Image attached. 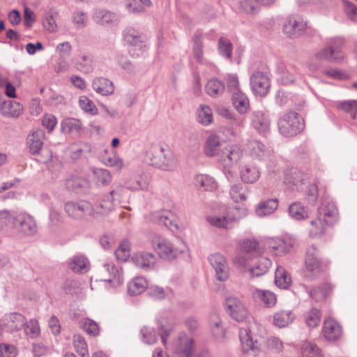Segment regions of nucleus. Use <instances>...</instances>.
I'll use <instances>...</instances> for the list:
<instances>
[{
	"label": "nucleus",
	"instance_id": "51",
	"mask_svg": "<svg viewBox=\"0 0 357 357\" xmlns=\"http://www.w3.org/2000/svg\"><path fill=\"white\" fill-rule=\"evenodd\" d=\"M102 162L118 171L122 169L124 166L123 160L114 151L109 153H106L105 155L102 157Z\"/></svg>",
	"mask_w": 357,
	"mask_h": 357
},
{
	"label": "nucleus",
	"instance_id": "64",
	"mask_svg": "<svg viewBox=\"0 0 357 357\" xmlns=\"http://www.w3.org/2000/svg\"><path fill=\"white\" fill-rule=\"evenodd\" d=\"M337 107L349 113L353 119L357 115V100H350L340 102L337 104Z\"/></svg>",
	"mask_w": 357,
	"mask_h": 357
},
{
	"label": "nucleus",
	"instance_id": "57",
	"mask_svg": "<svg viewBox=\"0 0 357 357\" xmlns=\"http://www.w3.org/2000/svg\"><path fill=\"white\" fill-rule=\"evenodd\" d=\"M116 258L118 261H126L130 256V244L125 240L123 241L115 251Z\"/></svg>",
	"mask_w": 357,
	"mask_h": 357
},
{
	"label": "nucleus",
	"instance_id": "35",
	"mask_svg": "<svg viewBox=\"0 0 357 357\" xmlns=\"http://www.w3.org/2000/svg\"><path fill=\"white\" fill-rule=\"evenodd\" d=\"M241 181L245 183H253L256 182L259 176V169L252 165H245L239 171Z\"/></svg>",
	"mask_w": 357,
	"mask_h": 357
},
{
	"label": "nucleus",
	"instance_id": "34",
	"mask_svg": "<svg viewBox=\"0 0 357 357\" xmlns=\"http://www.w3.org/2000/svg\"><path fill=\"white\" fill-rule=\"evenodd\" d=\"M278 207L277 199H270L261 202L255 208V213L259 217H264L272 214Z\"/></svg>",
	"mask_w": 357,
	"mask_h": 357
},
{
	"label": "nucleus",
	"instance_id": "44",
	"mask_svg": "<svg viewBox=\"0 0 357 357\" xmlns=\"http://www.w3.org/2000/svg\"><path fill=\"white\" fill-rule=\"evenodd\" d=\"M289 215L294 220H301L308 217V211L307 208L301 205L299 202L291 204L288 208Z\"/></svg>",
	"mask_w": 357,
	"mask_h": 357
},
{
	"label": "nucleus",
	"instance_id": "18",
	"mask_svg": "<svg viewBox=\"0 0 357 357\" xmlns=\"http://www.w3.org/2000/svg\"><path fill=\"white\" fill-rule=\"evenodd\" d=\"M123 38L130 46L138 47L141 53L145 50L144 37L138 30L132 27H127L123 31Z\"/></svg>",
	"mask_w": 357,
	"mask_h": 357
},
{
	"label": "nucleus",
	"instance_id": "49",
	"mask_svg": "<svg viewBox=\"0 0 357 357\" xmlns=\"http://www.w3.org/2000/svg\"><path fill=\"white\" fill-rule=\"evenodd\" d=\"M107 195L116 206L118 204L124 202L127 198V190L122 185L118 184L115 185L114 189Z\"/></svg>",
	"mask_w": 357,
	"mask_h": 357
},
{
	"label": "nucleus",
	"instance_id": "29",
	"mask_svg": "<svg viewBox=\"0 0 357 357\" xmlns=\"http://www.w3.org/2000/svg\"><path fill=\"white\" fill-rule=\"evenodd\" d=\"M92 87L98 93L102 96L111 95L114 91L113 82L104 77H97L93 79Z\"/></svg>",
	"mask_w": 357,
	"mask_h": 357
},
{
	"label": "nucleus",
	"instance_id": "31",
	"mask_svg": "<svg viewBox=\"0 0 357 357\" xmlns=\"http://www.w3.org/2000/svg\"><path fill=\"white\" fill-rule=\"evenodd\" d=\"M221 145L220 137L215 134H211L207 137L204 144V153L208 157L219 156Z\"/></svg>",
	"mask_w": 357,
	"mask_h": 357
},
{
	"label": "nucleus",
	"instance_id": "60",
	"mask_svg": "<svg viewBox=\"0 0 357 357\" xmlns=\"http://www.w3.org/2000/svg\"><path fill=\"white\" fill-rule=\"evenodd\" d=\"M72 22L77 29H82L88 24V17L82 10H76L72 15Z\"/></svg>",
	"mask_w": 357,
	"mask_h": 357
},
{
	"label": "nucleus",
	"instance_id": "63",
	"mask_svg": "<svg viewBox=\"0 0 357 357\" xmlns=\"http://www.w3.org/2000/svg\"><path fill=\"white\" fill-rule=\"evenodd\" d=\"M321 320V312L316 308H312L305 314V323L310 328L317 327Z\"/></svg>",
	"mask_w": 357,
	"mask_h": 357
},
{
	"label": "nucleus",
	"instance_id": "59",
	"mask_svg": "<svg viewBox=\"0 0 357 357\" xmlns=\"http://www.w3.org/2000/svg\"><path fill=\"white\" fill-rule=\"evenodd\" d=\"M94 20L96 23L100 24H107L112 23L114 18L115 15L107 10H97L93 15Z\"/></svg>",
	"mask_w": 357,
	"mask_h": 357
},
{
	"label": "nucleus",
	"instance_id": "15",
	"mask_svg": "<svg viewBox=\"0 0 357 357\" xmlns=\"http://www.w3.org/2000/svg\"><path fill=\"white\" fill-rule=\"evenodd\" d=\"M225 307L231 317L240 322L245 319L248 312L240 300L236 297L226 299Z\"/></svg>",
	"mask_w": 357,
	"mask_h": 357
},
{
	"label": "nucleus",
	"instance_id": "27",
	"mask_svg": "<svg viewBox=\"0 0 357 357\" xmlns=\"http://www.w3.org/2000/svg\"><path fill=\"white\" fill-rule=\"evenodd\" d=\"M284 183L293 190H302L303 189V185L306 184V180L303 178L301 172L294 171L286 174Z\"/></svg>",
	"mask_w": 357,
	"mask_h": 357
},
{
	"label": "nucleus",
	"instance_id": "62",
	"mask_svg": "<svg viewBox=\"0 0 357 357\" xmlns=\"http://www.w3.org/2000/svg\"><path fill=\"white\" fill-rule=\"evenodd\" d=\"M302 357H322L319 349L310 342H305L301 347Z\"/></svg>",
	"mask_w": 357,
	"mask_h": 357
},
{
	"label": "nucleus",
	"instance_id": "11",
	"mask_svg": "<svg viewBox=\"0 0 357 357\" xmlns=\"http://www.w3.org/2000/svg\"><path fill=\"white\" fill-rule=\"evenodd\" d=\"M151 220L155 224L167 227L172 232L178 230V225L176 214L171 210L162 209L151 213Z\"/></svg>",
	"mask_w": 357,
	"mask_h": 357
},
{
	"label": "nucleus",
	"instance_id": "3",
	"mask_svg": "<svg viewBox=\"0 0 357 357\" xmlns=\"http://www.w3.org/2000/svg\"><path fill=\"white\" fill-rule=\"evenodd\" d=\"M5 220L6 224H11L20 232L31 236L36 233V223L30 215L26 213L15 214L7 211L0 212V220Z\"/></svg>",
	"mask_w": 357,
	"mask_h": 357
},
{
	"label": "nucleus",
	"instance_id": "52",
	"mask_svg": "<svg viewBox=\"0 0 357 357\" xmlns=\"http://www.w3.org/2000/svg\"><path fill=\"white\" fill-rule=\"evenodd\" d=\"M197 121L204 125L208 126L212 123L213 114L211 109L205 105H201L197 109Z\"/></svg>",
	"mask_w": 357,
	"mask_h": 357
},
{
	"label": "nucleus",
	"instance_id": "36",
	"mask_svg": "<svg viewBox=\"0 0 357 357\" xmlns=\"http://www.w3.org/2000/svg\"><path fill=\"white\" fill-rule=\"evenodd\" d=\"M232 104L240 114H245L250 109L249 99L246 94L241 91L234 93L232 95Z\"/></svg>",
	"mask_w": 357,
	"mask_h": 357
},
{
	"label": "nucleus",
	"instance_id": "38",
	"mask_svg": "<svg viewBox=\"0 0 357 357\" xmlns=\"http://www.w3.org/2000/svg\"><path fill=\"white\" fill-rule=\"evenodd\" d=\"M209 324L211 333L217 339H222L225 337V331L222 321L216 313L211 314Z\"/></svg>",
	"mask_w": 357,
	"mask_h": 357
},
{
	"label": "nucleus",
	"instance_id": "2",
	"mask_svg": "<svg viewBox=\"0 0 357 357\" xmlns=\"http://www.w3.org/2000/svg\"><path fill=\"white\" fill-rule=\"evenodd\" d=\"M146 159L152 166L163 171H173L177 167V158L167 146H151L146 152Z\"/></svg>",
	"mask_w": 357,
	"mask_h": 357
},
{
	"label": "nucleus",
	"instance_id": "23",
	"mask_svg": "<svg viewBox=\"0 0 357 357\" xmlns=\"http://www.w3.org/2000/svg\"><path fill=\"white\" fill-rule=\"evenodd\" d=\"M149 182V176L144 173H140L129 178L126 185L128 189L132 191L145 190L148 189Z\"/></svg>",
	"mask_w": 357,
	"mask_h": 357
},
{
	"label": "nucleus",
	"instance_id": "16",
	"mask_svg": "<svg viewBox=\"0 0 357 357\" xmlns=\"http://www.w3.org/2000/svg\"><path fill=\"white\" fill-rule=\"evenodd\" d=\"M102 271L107 273V277L103 280L108 282L113 287H117L123 284L124 278L121 267L113 262H107L102 266Z\"/></svg>",
	"mask_w": 357,
	"mask_h": 357
},
{
	"label": "nucleus",
	"instance_id": "32",
	"mask_svg": "<svg viewBox=\"0 0 357 357\" xmlns=\"http://www.w3.org/2000/svg\"><path fill=\"white\" fill-rule=\"evenodd\" d=\"M271 266V261L266 257H260L249 268L250 276L252 278L259 277L268 272Z\"/></svg>",
	"mask_w": 357,
	"mask_h": 357
},
{
	"label": "nucleus",
	"instance_id": "37",
	"mask_svg": "<svg viewBox=\"0 0 357 357\" xmlns=\"http://www.w3.org/2000/svg\"><path fill=\"white\" fill-rule=\"evenodd\" d=\"M151 4V0H126L124 2L127 12L134 15L144 12L145 7H150Z\"/></svg>",
	"mask_w": 357,
	"mask_h": 357
},
{
	"label": "nucleus",
	"instance_id": "19",
	"mask_svg": "<svg viewBox=\"0 0 357 357\" xmlns=\"http://www.w3.org/2000/svg\"><path fill=\"white\" fill-rule=\"evenodd\" d=\"M239 339L243 351L247 353L252 352L255 356L256 351L259 350V344L257 340H254L251 334V331L245 328H240Z\"/></svg>",
	"mask_w": 357,
	"mask_h": 357
},
{
	"label": "nucleus",
	"instance_id": "22",
	"mask_svg": "<svg viewBox=\"0 0 357 357\" xmlns=\"http://www.w3.org/2000/svg\"><path fill=\"white\" fill-rule=\"evenodd\" d=\"M322 332L326 339L335 340L340 337L342 328L337 321L331 318H328L324 320Z\"/></svg>",
	"mask_w": 357,
	"mask_h": 357
},
{
	"label": "nucleus",
	"instance_id": "43",
	"mask_svg": "<svg viewBox=\"0 0 357 357\" xmlns=\"http://www.w3.org/2000/svg\"><path fill=\"white\" fill-rule=\"evenodd\" d=\"M90 151L91 146L85 142L72 144L68 149V154L73 160H78L84 153L89 152Z\"/></svg>",
	"mask_w": 357,
	"mask_h": 357
},
{
	"label": "nucleus",
	"instance_id": "9",
	"mask_svg": "<svg viewBox=\"0 0 357 357\" xmlns=\"http://www.w3.org/2000/svg\"><path fill=\"white\" fill-rule=\"evenodd\" d=\"M307 22L300 15H294L288 17L283 26V32L290 38L303 36L307 29Z\"/></svg>",
	"mask_w": 357,
	"mask_h": 357
},
{
	"label": "nucleus",
	"instance_id": "41",
	"mask_svg": "<svg viewBox=\"0 0 357 357\" xmlns=\"http://www.w3.org/2000/svg\"><path fill=\"white\" fill-rule=\"evenodd\" d=\"M69 267L75 273H86L89 269V261L83 255H75L69 263Z\"/></svg>",
	"mask_w": 357,
	"mask_h": 357
},
{
	"label": "nucleus",
	"instance_id": "21",
	"mask_svg": "<svg viewBox=\"0 0 357 357\" xmlns=\"http://www.w3.org/2000/svg\"><path fill=\"white\" fill-rule=\"evenodd\" d=\"M251 293L254 300L261 302L268 307H272L276 303V296L270 291L254 287L251 289Z\"/></svg>",
	"mask_w": 357,
	"mask_h": 357
},
{
	"label": "nucleus",
	"instance_id": "61",
	"mask_svg": "<svg viewBox=\"0 0 357 357\" xmlns=\"http://www.w3.org/2000/svg\"><path fill=\"white\" fill-rule=\"evenodd\" d=\"M93 174L98 183L107 185L112 181V175L109 170L102 168H93Z\"/></svg>",
	"mask_w": 357,
	"mask_h": 357
},
{
	"label": "nucleus",
	"instance_id": "14",
	"mask_svg": "<svg viewBox=\"0 0 357 357\" xmlns=\"http://www.w3.org/2000/svg\"><path fill=\"white\" fill-rule=\"evenodd\" d=\"M250 86L255 95L264 96L270 88L269 78L262 72L256 71L250 77Z\"/></svg>",
	"mask_w": 357,
	"mask_h": 357
},
{
	"label": "nucleus",
	"instance_id": "17",
	"mask_svg": "<svg viewBox=\"0 0 357 357\" xmlns=\"http://www.w3.org/2000/svg\"><path fill=\"white\" fill-rule=\"evenodd\" d=\"M266 245L268 249L276 256H281L289 252L293 245L291 240L280 238L267 239Z\"/></svg>",
	"mask_w": 357,
	"mask_h": 357
},
{
	"label": "nucleus",
	"instance_id": "54",
	"mask_svg": "<svg viewBox=\"0 0 357 357\" xmlns=\"http://www.w3.org/2000/svg\"><path fill=\"white\" fill-rule=\"evenodd\" d=\"M82 128L81 122L75 119H66L61 123V130L66 133H78Z\"/></svg>",
	"mask_w": 357,
	"mask_h": 357
},
{
	"label": "nucleus",
	"instance_id": "40",
	"mask_svg": "<svg viewBox=\"0 0 357 357\" xmlns=\"http://www.w3.org/2000/svg\"><path fill=\"white\" fill-rule=\"evenodd\" d=\"M148 288V282L143 277H136L128 284V291L130 295H138Z\"/></svg>",
	"mask_w": 357,
	"mask_h": 357
},
{
	"label": "nucleus",
	"instance_id": "10",
	"mask_svg": "<svg viewBox=\"0 0 357 357\" xmlns=\"http://www.w3.org/2000/svg\"><path fill=\"white\" fill-rule=\"evenodd\" d=\"M67 215L75 220H82L87 215L91 216L93 205L87 201L68 202L64 205Z\"/></svg>",
	"mask_w": 357,
	"mask_h": 357
},
{
	"label": "nucleus",
	"instance_id": "4",
	"mask_svg": "<svg viewBox=\"0 0 357 357\" xmlns=\"http://www.w3.org/2000/svg\"><path fill=\"white\" fill-rule=\"evenodd\" d=\"M151 244L160 257L167 260H172L187 250V246L182 241L178 246H176L169 240L160 235L153 236Z\"/></svg>",
	"mask_w": 357,
	"mask_h": 357
},
{
	"label": "nucleus",
	"instance_id": "1",
	"mask_svg": "<svg viewBox=\"0 0 357 357\" xmlns=\"http://www.w3.org/2000/svg\"><path fill=\"white\" fill-rule=\"evenodd\" d=\"M345 43L342 37L335 36L326 39L325 46L314 54L308 63L310 70H317L322 61L340 63L344 59L342 47Z\"/></svg>",
	"mask_w": 357,
	"mask_h": 357
},
{
	"label": "nucleus",
	"instance_id": "8",
	"mask_svg": "<svg viewBox=\"0 0 357 357\" xmlns=\"http://www.w3.org/2000/svg\"><path fill=\"white\" fill-rule=\"evenodd\" d=\"M323 271L321 262L319 258L318 252L314 246L307 250L305 258V277L310 280H314Z\"/></svg>",
	"mask_w": 357,
	"mask_h": 357
},
{
	"label": "nucleus",
	"instance_id": "46",
	"mask_svg": "<svg viewBox=\"0 0 357 357\" xmlns=\"http://www.w3.org/2000/svg\"><path fill=\"white\" fill-rule=\"evenodd\" d=\"M225 84L218 79H211L206 84V92L211 97L215 98L222 94Z\"/></svg>",
	"mask_w": 357,
	"mask_h": 357
},
{
	"label": "nucleus",
	"instance_id": "13",
	"mask_svg": "<svg viewBox=\"0 0 357 357\" xmlns=\"http://www.w3.org/2000/svg\"><path fill=\"white\" fill-rule=\"evenodd\" d=\"M131 261L137 268L148 271L154 268L157 258L152 252L139 251L132 255Z\"/></svg>",
	"mask_w": 357,
	"mask_h": 357
},
{
	"label": "nucleus",
	"instance_id": "24",
	"mask_svg": "<svg viewBox=\"0 0 357 357\" xmlns=\"http://www.w3.org/2000/svg\"><path fill=\"white\" fill-rule=\"evenodd\" d=\"M194 183L199 190L213 191L218 188V183L215 179L206 174H199L195 176Z\"/></svg>",
	"mask_w": 357,
	"mask_h": 357
},
{
	"label": "nucleus",
	"instance_id": "50",
	"mask_svg": "<svg viewBox=\"0 0 357 357\" xmlns=\"http://www.w3.org/2000/svg\"><path fill=\"white\" fill-rule=\"evenodd\" d=\"M332 290V286L328 283H324L310 291L311 297L317 302L325 300Z\"/></svg>",
	"mask_w": 357,
	"mask_h": 357
},
{
	"label": "nucleus",
	"instance_id": "58",
	"mask_svg": "<svg viewBox=\"0 0 357 357\" xmlns=\"http://www.w3.org/2000/svg\"><path fill=\"white\" fill-rule=\"evenodd\" d=\"M73 344L77 352L82 357H89L88 347L84 338L80 335L73 336Z\"/></svg>",
	"mask_w": 357,
	"mask_h": 357
},
{
	"label": "nucleus",
	"instance_id": "7",
	"mask_svg": "<svg viewBox=\"0 0 357 357\" xmlns=\"http://www.w3.org/2000/svg\"><path fill=\"white\" fill-rule=\"evenodd\" d=\"M171 355L165 356L160 349H156L153 357H192L194 341L188 336H182L174 341L171 347Z\"/></svg>",
	"mask_w": 357,
	"mask_h": 357
},
{
	"label": "nucleus",
	"instance_id": "56",
	"mask_svg": "<svg viewBox=\"0 0 357 357\" xmlns=\"http://www.w3.org/2000/svg\"><path fill=\"white\" fill-rule=\"evenodd\" d=\"M193 55L199 63H202L204 59L203 38L200 33H196L193 36Z\"/></svg>",
	"mask_w": 357,
	"mask_h": 357
},
{
	"label": "nucleus",
	"instance_id": "25",
	"mask_svg": "<svg viewBox=\"0 0 357 357\" xmlns=\"http://www.w3.org/2000/svg\"><path fill=\"white\" fill-rule=\"evenodd\" d=\"M337 210L333 202H324L318 210V215L328 225L336 221Z\"/></svg>",
	"mask_w": 357,
	"mask_h": 357
},
{
	"label": "nucleus",
	"instance_id": "6",
	"mask_svg": "<svg viewBox=\"0 0 357 357\" xmlns=\"http://www.w3.org/2000/svg\"><path fill=\"white\" fill-rule=\"evenodd\" d=\"M278 130L285 137L298 134L303 128V119L295 112L284 114L278 121Z\"/></svg>",
	"mask_w": 357,
	"mask_h": 357
},
{
	"label": "nucleus",
	"instance_id": "47",
	"mask_svg": "<svg viewBox=\"0 0 357 357\" xmlns=\"http://www.w3.org/2000/svg\"><path fill=\"white\" fill-rule=\"evenodd\" d=\"M291 277L282 267L278 266L275 273V283L281 289H287L291 284Z\"/></svg>",
	"mask_w": 357,
	"mask_h": 357
},
{
	"label": "nucleus",
	"instance_id": "5",
	"mask_svg": "<svg viewBox=\"0 0 357 357\" xmlns=\"http://www.w3.org/2000/svg\"><path fill=\"white\" fill-rule=\"evenodd\" d=\"M243 156V151L238 144H231L225 147L219 154L218 161L225 169L227 178L232 177L229 168L237 165Z\"/></svg>",
	"mask_w": 357,
	"mask_h": 357
},
{
	"label": "nucleus",
	"instance_id": "55",
	"mask_svg": "<svg viewBox=\"0 0 357 357\" xmlns=\"http://www.w3.org/2000/svg\"><path fill=\"white\" fill-rule=\"evenodd\" d=\"M75 66L77 70L84 73H89L93 70V59L88 54L82 55L76 61Z\"/></svg>",
	"mask_w": 357,
	"mask_h": 357
},
{
	"label": "nucleus",
	"instance_id": "30",
	"mask_svg": "<svg viewBox=\"0 0 357 357\" xmlns=\"http://www.w3.org/2000/svg\"><path fill=\"white\" fill-rule=\"evenodd\" d=\"M115 207L113 201L107 195H105L102 200L93 206V211L91 213V217L105 215L112 211Z\"/></svg>",
	"mask_w": 357,
	"mask_h": 357
},
{
	"label": "nucleus",
	"instance_id": "26",
	"mask_svg": "<svg viewBox=\"0 0 357 357\" xmlns=\"http://www.w3.org/2000/svg\"><path fill=\"white\" fill-rule=\"evenodd\" d=\"M45 133L40 129L36 130L32 132L28 137V144L30 152L35 155L39 154L40 151L43 145V139Z\"/></svg>",
	"mask_w": 357,
	"mask_h": 357
},
{
	"label": "nucleus",
	"instance_id": "12",
	"mask_svg": "<svg viewBox=\"0 0 357 357\" xmlns=\"http://www.w3.org/2000/svg\"><path fill=\"white\" fill-rule=\"evenodd\" d=\"M208 261L215 271L216 278L220 281H225L229 275V268L225 257L220 253L211 254Z\"/></svg>",
	"mask_w": 357,
	"mask_h": 357
},
{
	"label": "nucleus",
	"instance_id": "39",
	"mask_svg": "<svg viewBox=\"0 0 357 357\" xmlns=\"http://www.w3.org/2000/svg\"><path fill=\"white\" fill-rule=\"evenodd\" d=\"M329 225L328 223L317 216L315 219L310 221V227L309 229V234L312 238H319L322 236L325 231L326 227Z\"/></svg>",
	"mask_w": 357,
	"mask_h": 357
},
{
	"label": "nucleus",
	"instance_id": "33",
	"mask_svg": "<svg viewBox=\"0 0 357 357\" xmlns=\"http://www.w3.org/2000/svg\"><path fill=\"white\" fill-rule=\"evenodd\" d=\"M248 187L243 183H236L231 186L229 195L231 199L236 203L245 202L248 196Z\"/></svg>",
	"mask_w": 357,
	"mask_h": 357
},
{
	"label": "nucleus",
	"instance_id": "42",
	"mask_svg": "<svg viewBox=\"0 0 357 357\" xmlns=\"http://www.w3.org/2000/svg\"><path fill=\"white\" fill-rule=\"evenodd\" d=\"M295 319V315L290 310L280 311L273 316V323L279 328H283L291 324Z\"/></svg>",
	"mask_w": 357,
	"mask_h": 357
},
{
	"label": "nucleus",
	"instance_id": "28",
	"mask_svg": "<svg viewBox=\"0 0 357 357\" xmlns=\"http://www.w3.org/2000/svg\"><path fill=\"white\" fill-rule=\"evenodd\" d=\"M207 222L213 227L228 229L230 225L236 220L234 216L231 215L229 213L220 215H208L206 218Z\"/></svg>",
	"mask_w": 357,
	"mask_h": 357
},
{
	"label": "nucleus",
	"instance_id": "53",
	"mask_svg": "<svg viewBox=\"0 0 357 357\" xmlns=\"http://www.w3.org/2000/svg\"><path fill=\"white\" fill-rule=\"evenodd\" d=\"M247 151L255 158H260L265 152V146L258 140L252 139L247 144Z\"/></svg>",
	"mask_w": 357,
	"mask_h": 357
},
{
	"label": "nucleus",
	"instance_id": "20",
	"mask_svg": "<svg viewBox=\"0 0 357 357\" xmlns=\"http://www.w3.org/2000/svg\"><path fill=\"white\" fill-rule=\"evenodd\" d=\"M251 124L259 133H265L270 129L271 121L266 112L258 110L252 114Z\"/></svg>",
	"mask_w": 357,
	"mask_h": 357
},
{
	"label": "nucleus",
	"instance_id": "48",
	"mask_svg": "<svg viewBox=\"0 0 357 357\" xmlns=\"http://www.w3.org/2000/svg\"><path fill=\"white\" fill-rule=\"evenodd\" d=\"M158 326L161 341L165 346H167V337L174 330V324L167 319H162L158 321Z\"/></svg>",
	"mask_w": 357,
	"mask_h": 357
},
{
	"label": "nucleus",
	"instance_id": "45",
	"mask_svg": "<svg viewBox=\"0 0 357 357\" xmlns=\"http://www.w3.org/2000/svg\"><path fill=\"white\" fill-rule=\"evenodd\" d=\"M22 111V105L17 102L11 100L4 102L1 107L2 114L7 116L17 117Z\"/></svg>",
	"mask_w": 357,
	"mask_h": 357
}]
</instances>
